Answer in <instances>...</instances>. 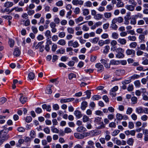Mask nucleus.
<instances>
[{"mask_svg":"<svg viewBox=\"0 0 148 148\" xmlns=\"http://www.w3.org/2000/svg\"><path fill=\"white\" fill-rule=\"evenodd\" d=\"M74 136L76 138L79 139L83 138L84 137V135L78 133H75Z\"/></svg>","mask_w":148,"mask_h":148,"instance_id":"obj_12","label":"nucleus"},{"mask_svg":"<svg viewBox=\"0 0 148 148\" xmlns=\"http://www.w3.org/2000/svg\"><path fill=\"white\" fill-rule=\"evenodd\" d=\"M104 16L105 18L109 19L111 17L112 14L110 12H106L104 13Z\"/></svg>","mask_w":148,"mask_h":148,"instance_id":"obj_21","label":"nucleus"},{"mask_svg":"<svg viewBox=\"0 0 148 148\" xmlns=\"http://www.w3.org/2000/svg\"><path fill=\"white\" fill-rule=\"evenodd\" d=\"M131 13L129 12L127 13L126 15L124 17V19H127L129 20L131 19L130 16Z\"/></svg>","mask_w":148,"mask_h":148,"instance_id":"obj_54","label":"nucleus"},{"mask_svg":"<svg viewBox=\"0 0 148 148\" xmlns=\"http://www.w3.org/2000/svg\"><path fill=\"white\" fill-rule=\"evenodd\" d=\"M120 64V62L118 60H112L110 62V65H117Z\"/></svg>","mask_w":148,"mask_h":148,"instance_id":"obj_19","label":"nucleus"},{"mask_svg":"<svg viewBox=\"0 0 148 148\" xmlns=\"http://www.w3.org/2000/svg\"><path fill=\"white\" fill-rule=\"evenodd\" d=\"M118 42L122 45H125L126 42V40L124 38H119L117 40Z\"/></svg>","mask_w":148,"mask_h":148,"instance_id":"obj_13","label":"nucleus"},{"mask_svg":"<svg viewBox=\"0 0 148 148\" xmlns=\"http://www.w3.org/2000/svg\"><path fill=\"white\" fill-rule=\"evenodd\" d=\"M31 29L34 34H36L37 33L38 30L37 28L34 26H32L31 27Z\"/></svg>","mask_w":148,"mask_h":148,"instance_id":"obj_60","label":"nucleus"},{"mask_svg":"<svg viewBox=\"0 0 148 148\" xmlns=\"http://www.w3.org/2000/svg\"><path fill=\"white\" fill-rule=\"evenodd\" d=\"M95 67L97 69V71L101 72L103 71L104 67L103 66L101 63H98L95 64Z\"/></svg>","mask_w":148,"mask_h":148,"instance_id":"obj_5","label":"nucleus"},{"mask_svg":"<svg viewBox=\"0 0 148 148\" xmlns=\"http://www.w3.org/2000/svg\"><path fill=\"white\" fill-rule=\"evenodd\" d=\"M68 46H69L73 47V48H76L79 47V45L76 41L73 42V40H70L68 41Z\"/></svg>","mask_w":148,"mask_h":148,"instance_id":"obj_2","label":"nucleus"},{"mask_svg":"<svg viewBox=\"0 0 148 148\" xmlns=\"http://www.w3.org/2000/svg\"><path fill=\"white\" fill-rule=\"evenodd\" d=\"M9 43L10 46L11 47H13L14 44V41L12 39H9Z\"/></svg>","mask_w":148,"mask_h":148,"instance_id":"obj_45","label":"nucleus"},{"mask_svg":"<svg viewBox=\"0 0 148 148\" xmlns=\"http://www.w3.org/2000/svg\"><path fill=\"white\" fill-rule=\"evenodd\" d=\"M6 101L7 99L4 97H3L0 98V105L4 103Z\"/></svg>","mask_w":148,"mask_h":148,"instance_id":"obj_47","label":"nucleus"},{"mask_svg":"<svg viewBox=\"0 0 148 148\" xmlns=\"http://www.w3.org/2000/svg\"><path fill=\"white\" fill-rule=\"evenodd\" d=\"M119 34L116 32H114L112 33V37L114 39H117L118 38Z\"/></svg>","mask_w":148,"mask_h":148,"instance_id":"obj_33","label":"nucleus"},{"mask_svg":"<svg viewBox=\"0 0 148 148\" xmlns=\"http://www.w3.org/2000/svg\"><path fill=\"white\" fill-rule=\"evenodd\" d=\"M112 141L115 142L116 144L118 145H121V141L117 139V138H115L112 139Z\"/></svg>","mask_w":148,"mask_h":148,"instance_id":"obj_23","label":"nucleus"},{"mask_svg":"<svg viewBox=\"0 0 148 148\" xmlns=\"http://www.w3.org/2000/svg\"><path fill=\"white\" fill-rule=\"evenodd\" d=\"M77 130L78 132H85L86 131V130L85 127L83 126H79L77 128Z\"/></svg>","mask_w":148,"mask_h":148,"instance_id":"obj_18","label":"nucleus"},{"mask_svg":"<svg viewBox=\"0 0 148 148\" xmlns=\"http://www.w3.org/2000/svg\"><path fill=\"white\" fill-rule=\"evenodd\" d=\"M89 13V11L88 9H84L83 10V14L84 16H86L88 15Z\"/></svg>","mask_w":148,"mask_h":148,"instance_id":"obj_39","label":"nucleus"},{"mask_svg":"<svg viewBox=\"0 0 148 148\" xmlns=\"http://www.w3.org/2000/svg\"><path fill=\"white\" fill-rule=\"evenodd\" d=\"M101 99V96L97 95H94L91 98L92 99L93 101L98 100Z\"/></svg>","mask_w":148,"mask_h":148,"instance_id":"obj_31","label":"nucleus"},{"mask_svg":"<svg viewBox=\"0 0 148 148\" xmlns=\"http://www.w3.org/2000/svg\"><path fill=\"white\" fill-rule=\"evenodd\" d=\"M34 74L32 73H30L28 74V77L30 80H33L34 78Z\"/></svg>","mask_w":148,"mask_h":148,"instance_id":"obj_49","label":"nucleus"},{"mask_svg":"<svg viewBox=\"0 0 148 148\" xmlns=\"http://www.w3.org/2000/svg\"><path fill=\"white\" fill-rule=\"evenodd\" d=\"M92 5V3L90 1H87L84 3V6L87 7H90Z\"/></svg>","mask_w":148,"mask_h":148,"instance_id":"obj_50","label":"nucleus"},{"mask_svg":"<svg viewBox=\"0 0 148 148\" xmlns=\"http://www.w3.org/2000/svg\"><path fill=\"white\" fill-rule=\"evenodd\" d=\"M102 118L99 117H95L94 118V122L95 125L97 127L98 129H103L105 127V125L101 121Z\"/></svg>","mask_w":148,"mask_h":148,"instance_id":"obj_1","label":"nucleus"},{"mask_svg":"<svg viewBox=\"0 0 148 148\" xmlns=\"http://www.w3.org/2000/svg\"><path fill=\"white\" fill-rule=\"evenodd\" d=\"M45 35L48 39L51 38V32L49 30H47L45 32Z\"/></svg>","mask_w":148,"mask_h":148,"instance_id":"obj_20","label":"nucleus"},{"mask_svg":"<svg viewBox=\"0 0 148 148\" xmlns=\"http://www.w3.org/2000/svg\"><path fill=\"white\" fill-rule=\"evenodd\" d=\"M51 130L52 132L53 133H58L59 132V130L57 128L54 127H51Z\"/></svg>","mask_w":148,"mask_h":148,"instance_id":"obj_42","label":"nucleus"},{"mask_svg":"<svg viewBox=\"0 0 148 148\" xmlns=\"http://www.w3.org/2000/svg\"><path fill=\"white\" fill-rule=\"evenodd\" d=\"M53 86L52 85H50L47 87L46 90V93L47 94H51L52 92V90L51 89V88Z\"/></svg>","mask_w":148,"mask_h":148,"instance_id":"obj_16","label":"nucleus"},{"mask_svg":"<svg viewBox=\"0 0 148 148\" xmlns=\"http://www.w3.org/2000/svg\"><path fill=\"white\" fill-rule=\"evenodd\" d=\"M65 36V33L64 32H60L58 34V36L60 38H63Z\"/></svg>","mask_w":148,"mask_h":148,"instance_id":"obj_64","label":"nucleus"},{"mask_svg":"<svg viewBox=\"0 0 148 148\" xmlns=\"http://www.w3.org/2000/svg\"><path fill=\"white\" fill-rule=\"evenodd\" d=\"M137 45V44L136 42H134L131 43L130 44V47L133 48H135Z\"/></svg>","mask_w":148,"mask_h":148,"instance_id":"obj_52","label":"nucleus"},{"mask_svg":"<svg viewBox=\"0 0 148 148\" xmlns=\"http://www.w3.org/2000/svg\"><path fill=\"white\" fill-rule=\"evenodd\" d=\"M136 70L139 71H144L146 70H148V69L144 70L143 67L141 66H140L137 67Z\"/></svg>","mask_w":148,"mask_h":148,"instance_id":"obj_46","label":"nucleus"},{"mask_svg":"<svg viewBox=\"0 0 148 148\" xmlns=\"http://www.w3.org/2000/svg\"><path fill=\"white\" fill-rule=\"evenodd\" d=\"M140 77V76L139 75L134 74L132 75L131 77H130L129 78L131 80H134L136 79H137Z\"/></svg>","mask_w":148,"mask_h":148,"instance_id":"obj_28","label":"nucleus"},{"mask_svg":"<svg viewBox=\"0 0 148 148\" xmlns=\"http://www.w3.org/2000/svg\"><path fill=\"white\" fill-rule=\"evenodd\" d=\"M110 25L108 23H106L104 24L103 25V27L104 29L106 30L108 29L109 26Z\"/></svg>","mask_w":148,"mask_h":148,"instance_id":"obj_62","label":"nucleus"},{"mask_svg":"<svg viewBox=\"0 0 148 148\" xmlns=\"http://www.w3.org/2000/svg\"><path fill=\"white\" fill-rule=\"evenodd\" d=\"M116 4V6L118 8H122L124 6V3L120 1H118Z\"/></svg>","mask_w":148,"mask_h":148,"instance_id":"obj_27","label":"nucleus"},{"mask_svg":"<svg viewBox=\"0 0 148 148\" xmlns=\"http://www.w3.org/2000/svg\"><path fill=\"white\" fill-rule=\"evenodd\" d=\"M72 132L71 130L69 127H66L64 130V132L65 133H69Z\"/></svg>","mask_w":148,"mask_h":148,"instance_id":"obj_59","label":"nucleus"},{"mask_svg":"<svg viewBox=\"0 0 148 148\" xmlns=\"http://www.w3.org/2000/svg\"><path fill=\"white\" fill-rule=\"evenodd\" d=\"M56 4L58 6H62L63 4V2L62 0L59 1L56 3Z\"/></svg>","mask_w":148,"mask_h":148,"instance_id":"obj_55","label":"nucleus"},{"mask_svg":"<svg viewBox=\"0 0 148 148\" xmlns=\"http://www.w3.org/2000/svg\"><path fill=\"white\" fill-rule=\"evenodd\" d=\"M90 119L89 117L86 115H84L82 118L83 121L84 123H86L89 121Z\"/></svg>","mask_w":148,"mask_h":148,"instance_id":"obj_37","label":"nucleus"},{"mask_svg":"<svg viewBox=\"0 0 148 148\" xmlns=\"http://www.w3.org/2000/svg\"><path fill=\"white\" fill-rule=\"evenodd\" d=\"M103 18V15L100 14H96L94 17V18L97 20H100Z\"/></svg>","mask_w":148,"mask_h":148,"instance_id":"obj_24","label":"nucleus"},{"mask_svg":"<svg viewBox=\"0 0 148 148\" xmlns=\"http://www.w3.org/2000/svg\"><path fill=\"white\" fill-rule=\"evenodd\" d=\"M84 1L82 0H73L72 3L74 5H82L83 4Z\"/></svg>","mask_w":148,"mask_h":148,"instance_id":"obj_4","label":"nucleus"},{"mask_svg":"<svg viewBox=\"0 0 148 148\" xmlns=\"http://www.w3.org/2000/svg\"><path fill=\"white\" fill-rule=\"evenodd\" d=\"M134 141V139L132 138H129L127 141L128 145L130 146H132Z\"/></svg>","mask_w":148,"mask_h":148,"instance_id":"obj_25","label":"nucleus"},{"mask_svg":"<svg viewBox=\"0 0 148 148\" xmlns=\"http://www.w3.org/2000/svg\"><path fill=\"white\" fill-rule=\"evenodd\" d=\"M128 127L130 129H132L134 127V125L133 122H129L128 123Z\"/></svg>","mask_w":148,"mask_h":148,"instance_id":"obj_56","label":"nucleus"},{"mask_svg":"<svg viewBox=\"0 0 148 148\" xmlns=\"http://www.w3.org/2000/svg\"><path fill=\"white\" fill-rule=\"evenodd\" d=\"M148 118V116L145 114H144L141 117V119L144 121H147V120Z\"/></svg>","mask_w":148,"mask_h":148,"instance_id":"obj_57","label":"nucleus"},{"mask_svg":"<svg viewBox=\"0 0 148 148\" xmlns=\"http://www.w3.org/2000/svg\"><path fill=\"white\" fill-rule=\"evenodd\" d=\"M129 40L131 41H134L136 39V37L135 36H129L127 37Z\"/></svg>","mask_w":148,"mask_h":148,"instance_id":"obj_41","label":"nucleus"},{"mask_svg":"<svg viewBox=\"0 0 148 148\" xmlns=\"http://www.w3.org/2000/svg\"><path fill=\"white\" fill-rule=\"evenodd\" d=\"M75 99L74 98H66L64 99H61L60 100V102L61 103H66L67 102H69L72 101Z\"/></svg>","mask_w":148,"mask_h":148,"instance_id":"obj_3","label":"nucleus"},{"mask_svg":"<svg viewBox=\"0 0 148 148\" xmlns=\"http://www.w3.org/2000/svg\"><path fill=\"white\" fill-rule=\"evenodd\" d=\"M83 20V18L82 17L80 16L78 18H76L75 19V21L76 23H78L82 21Z\"/></svg>","mask_w":148,"mask_h":148,"instance_id":"obj_38","label":"nucleus"},{"mask_svg":"<svg viewBox=\"0 0 148 148\" xmlns=\"http://www.w3.org/2000/svg\"><path fill=\"white\" fill-rule=\"evenodd\" d=\"M20 95H21V97L20 98V102L22 104L25 103L27 100V98L26 97H24L22 93H20Z\"/></svg>","mask_w":148,"mask_h":148,"instance_id":"obj_7","label":"nucleus"},{"mask_svg":"<svg viewBox=\"0 0 148 148\" xmlns=\"http://www.w3.org/2000/svg\"><path fill=\"white\" fill-rule=\"evenodd\" d=\"M95 145L97 148H104L99 142L95 143Z\"/></svg>","mask_w":148,"mask_h":148,"instance_id":"obj_63","label":"nucleus"},{"mask_svg":"<svg viewBox=\"0 0 148 148\" xmlns=\"http://www.w3.org/2000/svg\"><path fill=\"white\" fill-rule=\"evenodd\" d=\"M101 62L104 65V66L107 68H110V66H108V64L107 63V61L105 60L102 59L100 60Z\"/></svg>","mask_w":148,"mask_h":148,"instance_id":"obj_17","label":"nucleus"},{"mask_svg":"<svg viewBox=\"0 0 148 148\" xmlns=\"http://www.w3.org/2000/svg\"><path fill=\"white\" fill-rule=\"evenodd\" d=\"M138 38L141 40V42L145 41V36L144 35L140 34Z\"/></svg>","mask_w":148,"mask_h":148,"instance_id":"obj_51","label":"nucleus"},{"mask_svg":"<svg viewBox=\"0 0 148 148\" xmlns=\"http://www.w3.org/2000/svg\"><path fill=\"white\" fill-rule=\"evenodd\" d=\"M105 49L103 51V53H104L107 54L109 52V50L110 49V47L109 46L106 45L105 47Z\"/></svg>","mask_w":148,"mask_h":148,"instance_id":"obj_40","label":"nucleus"},{"mask_svg":"<svg viewBox=\"0 0 148 148\" xmlns=\"http://www.w3.org/2000/svg\"><path fill=\"white\" fill-rule=\"evenodd\" d=\"M125 8L129 11H133L134 10L135 7L134 6L132 5H126Z\"/></svg>","mask_w":148,"mask_h":148,"instance_id":"obj_14","label":"nucleus"},{"mask_svg":"<svg viewBox=\"0 0 148 148\" xmlns=\"http://www.w3.org/2000/svg\"><path fill=\"white\" fill-rule=\"evenodd\" d=\"M136 23V18L135 17L132 18L131 19L130 24L132 25H135Z\"/></svg>","mask_w":148,"mask_h":148,"instance_id":"obj_44","label":"nucleus"},{"mask_svg":"<svg viewBox=\"0 0 148 148\" xmlns=\"http://www.w3.org/2000/svg\"><path fill=\"white\" fill-rule=\"evenodd\" d=\"M82 29L84 31L87 32L89 29V28L86 25H83L82 27Z\"/></svg>","mask_w":148,"mask_h":148,"instance_id":"obj_48","label":"nucleus"},{"mask_svg":"<svg viewBox=\"0 0 148 148\" xmlns=\"http://www.w3.org/2000/svg\"><path fill=\"white\" fill-rule=\"evenodd\" d=\"M126 54L127 55H132L134 56L135 54V51L132 49H127L126 51Z\"/></svg>","mask_w":148,"mask_h":148,"instance_id":"obj_6","label":"nucleus"},{"mask_svg":"<svg viewBox=\"0 0 148 148\" xmlns=\"http://www.w3.org/2000/svg\"><path fill=\"white\" fill-rule=\"evenodd\" d=\"M118 27L117 25L115 24L112 23L110 25V28L112 29H113L115 30H117L118 28Z\"/></svg>","mask_w":148,"mask_h":148,"instance_id":"obj_34","label":"nucleus"},{"mask_svg":"<svg viewBox=\"0 0 148 148\" xmlns=\"http://www.w3.org/2000/svg\"><path fill=\"white\" fill-rule=\"evenodd\" d=\"M87 106V102L86 101H83L81 104V108L83 110H84Z\"/></svg>","mask_w":148,"mask_h":148,"instance_id":"obj_22","label":"nucleus"},{"mask_svg":"<svg viewBox=\"0 0 148 148\" xmlns=\"http://www.w3.org/2000/svg\"><path fill=\"white\" fill-rule=\"evenodd\" d=\"M56 52L57 54H63L65 52V49H64L61 48L58 49Z\"/></svg>","mask_w":148,"mask_h":148,"instance_id":"obj_35","label":"nucleus"},{"mask_svg":"<svg viewBox=\"0 0 148 148\" xmlns=\"http://www.w3.org/2000/svg\"><path fill=\"white\" fill-rule=\"evenodd\" d=\"M13 5L14 4L12 2L7 1L4 3V6L7 8H8L12 7Z\"/></svg>","mask_w":148,"mask_h":148,"instance_id":"obj_15","label":"nucleus"},{"mask_svg":"<svg viewBox=\"0 0 148 148\" xmlns=\"http://www.w3.org/2000/svg\"><path fill=\"white\" fill-rule=\"evenodd\" d=\"M31 137L32 138H34L36 136V133L34 130H32L30 133Z\"/></svg>","mask_w":148,"mask_h":148,"instance_id":"obj_43","label":"nucleus"},{"mask_svg":"<svg viewBox=\"0 0 148 148\" xmlns=\"http://www.w3.org/2000/svg\"><path fill=\"white\" fill-rule=\"evenodd\" d=\"M74 114L77 119H79L82 116L81 112L78 110H75L74 112Z\"/></svg>","mask_w":148,"mask_h":148,"instance_id":"obj_8","label":"nucleus"},{"mask_svg":"<svg viewBox=\"0 0 148 148\" xmlns=\"http://www.w3.org/2000/svg\"><path fill=\"white\" fill-rule=\"evenodd\" d=\"M134 84L135 86L137 87H139L140 86V83L139 80L135 81L134 82Z\"/></svg>","mask_w":148,"mask_h":148,"instance_id":"obj_61","label":"nucleus"},{"mask_svg":"<svg viewBox=\"0 0 148 148\" xmlns=\"http://www.w3.org/2000/svg\"><path fill=\"white\" fill-rule=\"evenodd\" d=\"M116 119L117 120H121L123 119V116L121 114L117 113L116 115Z\"/></svg>","mask_w":148,"mask_h":148,"instance_id":"obj_36","label":"nucleus"},{"mask_svg":"<svg viewBox=\"0 0 148 148\" xmlns=\"http://www.w3.org/2000/svg\"><path fill=\"white\" fill-rule=\"evenodd\" d=\"M15 11L16 12H22L23 11V8L18 7H15Z\"/></svg>","mask_w":148,"mask_h":148,"instance_id":"obj_58","label":"nucleus"},{"mask_svg":"<svg viewBox=\"0 0 148 148\" xmlns=\"http://www.w3.org/2000/svg\"><path fill=\"white\" fill-rule=\"evenodd\" d=\"M68 32L70 34H73L74 33V30L72 27H68L67 28Z\"/></svg>","mask_w":148,"mask_h":148,"instance_id":"obj_32","label":"nucleus"},{"mask_svg":"<svg viewBox=\"0 0 148 148\" xmlns=\"http://www.w3.org/2000/svg\"><path fill=\"white\" fill-rule=\"evenodd\" d=\"M13 54L14 56L18 57L21 54V51L18 48H16L14 49Z\"/></svg>","mask_w":148,"mask_h":148,"instance_id":"obj_10","label":"nucleus"},{"mask_svg":"<svg viewBox=\"0 0 148 148\" xmlns=\"http://www.w3.org/2000/svg\"><path fill=\"white\" fill-rule=\"evenodd\" d=\"M125 72V71L124 70L118 69L116 70L115 73L118 76H121L124 74Z\"/></svg>","mask_w":148,"mask_h":148,"instance_id":"obj_9","label":"nucleus"},{"mask_svg":"<svg viewBox=\"0 0 148 148\" xmlns=\"http://www.w3.org/2000/svg\"><path fill=\"white\" fill-rule=\"evenodd\" d=\"M144 108H143L142 107H139L136 108V111L138 114H142L144 113Z\"/></svg>","mask_w":148,"mask_h":148,"instance_id":"obj_11","label":"nucleus"},{"mask_svg":"<svg viewBox=\"0 0 148 148\" xmlns=\"http://www.w3.org/2000/svg\"><path fill=\"white\" fill-rule=\"evenodd\" d=\"M66 41L64 39H60L57 42L58 44L62 46L66 44Z\"/></svg>","mask_w":148,"mask_h":148,"instance_id":"obj_26","label":"nucleus"},{"mask_svg":"<svg viewBox=\"0 0 148 148\" xmlns=\"http://www.w3.org/2000/svg\"><path fill=\"white\" fill-rule=\"evenodd\" d=\"M132 111L133 109L132 108L130 107L128 108L126 111V114H127L130 115L132 113Z\"/></svg>","mask_w":148,"mask_h":148,"instance_id":"obj_53","label":"nucleus"},{"mask_svg":"<svg viewBox=\"0 0 148 148\" xmlns=\"http://www.w3.org/2000/svg\"><path fill=\"white\" fill-rule=\"evenodd\" d=\"M124 56L123 53H117L116 55V57L118 58H122Z\"/></svg>","mask_w":148,"mask_h":148,"instance_id":"obj_29","label":"nucleus"},{"mask_svg":"<svg viewBox=\"0 0 148 148\" xmlns=\"http://www.w3.org/2000/svg\"><path fill=\"white\" fill-rule=\"evenodd\" d=\"M132 103L135 104L137 103L138 101L137 98L136 97L134 96L131 98Z\"/></svg>","mask_w":148,"mask_h":148,"instance_id":"obj_30","label":"nucleus"}]
</instances>
